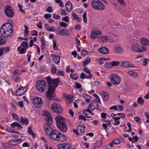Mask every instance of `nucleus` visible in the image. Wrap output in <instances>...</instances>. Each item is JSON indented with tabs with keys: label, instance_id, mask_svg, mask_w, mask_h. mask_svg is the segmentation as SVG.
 <instances>
[{
	"label": "nucleus",
	"instance_id": "obj_1",
	"mask_svg": "<svg viewBox=\"0 0 149 149\" xmlns=\"http://www.w3.org/2000/svg\"><path fill=\"white\" fill-rule=\"evenodd\" d=\"M44 115H46L45 119L47 121V123L44 125V128L46 133L49 135L51 139L55 141H65L66 138L64 135L57 131L53 130L51 127L53 123L52 119L49 113L46 111Z\"/></svg>",
	"mask_w": 149,
	"mask_h": 149
},
{
	"label": "nucleus",
	"instance_id": "obj_2",
	"mask_svg": "<svg viewBox=\"0 0 149 149\" xmlns=\"http://www.w3.org/2000/svg\"><path fill=\"white\" fill-rule=\"evenodd\" d=\"M46 79L48 84V90L46 94L47 98L49 100H52L54 98L55 95L54 92L55 89L58 86V83L60 82L59 79H52L50 76L46 77Z\"/></svg>",
	"mask_w": 149,
	"mask_h": 149
},
{
	"label": "nucleus",
	"instance_id": "obj_3",
	"mask_svg": "<svg viewBox=\"0 0 149 149\" xmlns=\"http://www.w3.org/2000/svg\"><path fill=\"white\" fill-rule=\"evenodd\" d=\"M13 32V27L12 25L9 23H6L1 26L0 29L1 35L4 38L10 37Z\"/></svg>",
	"mask_w": 149,
	"mask_h": 149
},
{
	"label": "nucleus",
	"instance_id": "obj_4",
	"mask_svg": "<svg viewBox=\"0 0 149 149\" xmlns=\"http://www.w3.org/2000/svg\"><path fill=\"white\" fill-rule=\"evenodd\" d=\"M55 120L59 130L61 132H66L68 130V126L64 118L61 115H58L55 117Z\"/></svg>",
	"mask_w": 149,
	"mask_h": 149
},
{
	"label": "nucleus",
	"instance_id": "obj_5",
	"mask_svg": "<svg viewBox=\"0 0 149 149\" xmlns=\"http://www.w3.org/2000/svg\"><path fill=\"white\" fill-rule=\"evenodd\" d=\"M47 84L45 80H40L36 82V87L39 91L44 92L47 89Z\"/></svg>",
	"mask_w": 149,
	"mask_h": 149
},
{
	"label": "nucleus",
	"instance_id": "obj_6",
	"mask_svg": "<svg viewBox=\"0 0 149 149\" xmlns=\"http://www.w3.org/2000/svg\"><path fill=\"white\" fill-rule=\"evenodd\" d=\"M91 5L95 9L102 10L105 8L104 4L99 0H93L91 2Z\"/></svg>",
	"mask_w": 149,
	"mask_h": 149
},
{
	"label": "nucleus",
	"instance_id": "obj_7",
	"mask_svg": "<svg viewBox=\"0 0 149 149\" xmlns=\"http://www.w3.org/2000/svg\"><path fill=\"white\" fill-rule=\"evenodd\" d=\"M4 11L6 16L8 18H11L14 16V10L10 6L8 5L6 6L5 7Z\"/></svg>",
	"mask_w": 149,
	"mask_h": 149
},
{
	"label": "nucleus",
	"instance_id": "obj_8",
	"mask_svg": "<svg viewBox=\"0 0 149 149\" xmlns=\"http://www.w3.org/2000/svg\"><path fill=\"white\" fill-rule=\"evenodd\" d=\"M111 81V83L115 85L118 84L120 81V78L116 74L112 73L110 75Z\"/></svg>",
	"mask_w": 149,
	"mask_h": 149
},
{
	"label": "nucleus",
	"instance_id": "obj_9",
	"mask_svg": "<svg viewBox=\"0 0 149 149\" xmlns=\"http://www.w3.org/2000/svg\"><path fill=\"white\" fill-rule=\"evenodd\" d=\"M32 103L33 105L37 108L40 107L42 104L41 98L38 97H36L33 98Z\"/></svg>",
	"mask_w": 149,
	"mask_h": 149
},
{
	"label": "nucleus",
	"instance_id": "obj_10",
	"mask_svg": "<svg viewBox=\"0 0 149 149\" xmlns=\"http://www.w3.org/2000/svg\"><path fill=\"white\" fill-rule=\"evenodd\" d=\"M52 109L57 114L61 113L63 111L60 105L56 103H54L51 107Z\"/></svg>",
	"mask_w": 149,
	"mask_h": 149
},
{
	"label": "nucleus",
	"instance_id": "obj_11",
	"mask_svg": "<svg viewBox=\"0 0 149 149\" xmlns=\"http://www.w3.org/2000/svg\"><path fill=\"white\" fill-rule=\"evenodd\" d=\"M132 49L134 51L137 52H142L147 50L146 47H142L141 48H139V46L136 44L132 45Z\"/></svg>",
	"mask_w": 149,
	"mask_h": 149
},
{
	"label": "nucleus",
	"instance_id": "obj_12",
	"mask_svg": "<svg viewBox=\"0 0 149 149\" xmlns=\"http://www.w3.org/2000/svg\"><path fill=\"white\" fill-rule=\"evenodd\" d=\"M98 104L95 100H93L89 104L88 109H91L92 111H93L96 108Z\"/></svg>",
	"mask_w": 149,
	"mask_h": 149
},
{
	"label": "nucleus",
	"instance_id": "obj_13",
	"mask_svg": "<svg viewBox=\"0 0 149 149\" xmlns=\"http://www.w3.org/2000/svg\"><path fill=\"white\" fill-rule=\"evenodd\" d=\"M98 51L100 53L104 54H107L109 53V49L105 47H100L98 49Z\"/></svg>",
	"mask_w": 149,
	"mask_h": 149
},
{
	"label": "nucleus",
	"instance_id": "obj_14",
	"mask_svg": "<svg viewBox=\"0 0 149 149\" xmlns=\"http://www.w3.org/2000/svg\"><path fill=\"white\" fill-rule=\"evenodd\" d=\"M26 91L23 87H22L19 88L16 91L15 95L16 96H20L23 95Z\"/></svg>",
	"mask_w": 149,
	"mask_h": 149
},
{
	"label": "nucleus",
	"instance_id": "obj_15",
	"mask_svg": "<svg viewBox=\"0 0 149 149\" xmlns=\"http://www.w3.org/2000/svg\"><path fill=\"white\" fill-rule=\"evenodd\" d=\"M65 6L66 10L69 12L71 11L72 9V4L70 1H68L66 2Z\"/></svg>",
	"mask_w": 149,
	"mask_h": 149
},
{
	"label": "nucleus",
	"instance_id": "obj_16",
	"mask_svg": "<svg viewBox=\"0 0 149 149\" xmlns=\"http://www.w3.org/2000/svg\"><path fill=\"white\" fill-rule=\"evenodd\" d=\"M109 38V37L107 36H103L100 37L98 38V40L102 42H107L108 41Z\"/></svg>",
	"mask_w": 149,
	"mask_h": 149
},
{
	"label": "nucleus",
	"instance_id": "obj_17",
	"mask_svg": "<svg viewBox=\"0 0 149 149\" xmlns=\"http://www.w3.org/2000/svg\"><path fill=\"white\" fill-rule=\"evenodd\" d=\"M141 44L143 45L147 46H149V41L146 38H142L141 39Z\"/></svg>",
	"mask_w": 149,
	"mask_h": 149
},
{
	"label": "nucleus",
	"instance_id": "obj_18",
	"mask_svg": "<svg viewBox=\"0 0 149 149\" xmlns=\"http://www.w3.org/2000/svg\"><path fill=\"white\" fill-rule=\"evenodd\" d=\"M84 70L87 74H89L87 76L86 78L87 79L91 78L92 77V74L91 73V72L90 70L86 67H85L84 68Z\"/></svg>",
	"mask_w": 149,
	"mask_h": 149
},
{
	"label": "nucleus",
	"instance_id": "obj_19",
	"mask_svg": "<svg viewBox=\"0 0 149 149\" xmlns=\"http://www.w3.org/2000/svg\"><path fill=\"white\" fill-rule=\"evenodd\" d=\"M103 94L102 93L103 100L104 101H107L109 98V94L107 93L104 91L103 92Z\"/></svg>",
	"mask_w": 149,
	"mask_h": 149
},
{
	"label": "nucleus",
	"instance_id": "obj_20",
	"mask_svg": "<svg viewBox=\"0 0 149 149\" xmlns=\"http://www.w3.org/2000/svg\"><path fill=\"white\" fill-rule=\"evenodd\" d=\"M77 132L79 133L78 134L80 135H82L84 132V129L81 126H79L77 128Z\"/></svg>",
	"mask_w": 149,
	"mask_h": 149
},
{
	"label": "nucleus",
	"instance_id": "obj_21",
	"mask_svg": "<svg viewBox=\"0 0 149 149\" xmlns=\"http://www.w3.org/2000/svg\"><path fill=\"white\" fill-rule=\"evenodd\" d=\"M54 57V61L55 63L57 64H58L60 61V57L56 54L53 55Z\"/></svg>",
	"mask_w": 149,
	"mask_h": 149
},
{
	"label": "nucleus",
	"instance_id": "obj_22",
	"mask_svg": "<svg viewBox=\"0 0 149 149\" xmlns=\"http://www.w3.org/2000/svg\"><path fill=\"white\" fill-rule=\"evenodd\" d=\"M68 31L63 29L60 30L59 32H57V33L59 35L64 36L65 35H68Z\"/></svg>",
	"mask_w": 149,
	"mask_h": 149
},
{
	"label": "nucleus",
	"instance_id": "obj_23",
	"mask_svg": "<svg viewBox=\"0 0 149 149\" xmlns=\"http://www.w3.org/2000/svg\"><path fill=\"white\" fill-rule=\"evenodd\" d=\"M119 143L118 139H114L111 143H109L111 148L113 146V144H117Z\"/></svg>",
	"mask_w": 149,
	"mask_h": 149
},
{
	"label": "nucleus",
	"instance_id": "obj_24",
	"mask_svg": "<svg viewBox=\"0 0 149 149\" xmlns=\"http://www.w3.org/2000/svg\"><path fill=\"white\" fill-rule=\"evenodd\" d=\"M20 139H18L16 140H11L8 141L9 144L12 145H16L18 144L19 141Z\"/></svg>",
	"mask_w": 149,
	"mask_h": 149
},
{
	"label": "nucleus",
	"instance_id": "obj_25",
	"mask_svg": "<svg viewBox=\"0 0 149 149\" xmlns=\"http://www.w3.org/2000/svg\"><path fill=\"white\" fill-rule=\"evenodd\" d=\"M11 127L12 128H14L15 127H17L20 128L21 129H22L23 127L22 126L20 125L17 122H14L11 124L10 125Z\"/></svg>",
	"mask_w": 149,
	"mask_h": 149
},
{
	"label": "nucleus",
	"instance_id": "obj_26",
	"mask_svg": "<svg viewBox=\"0 0 149 149\" xmlns=\"http://www.w3.org/2000/svg\"><path fill=\"white\" fill-rule=\"evenodd\" d=\"M102 142L100 140L96 141V143L94 144L93 146V149H96L99 148L101 145Z\"/></svg>",
	"mask_w": 149,
	"mask_h": 149
},
{
	"label": "nucleus",
	"instance_id": "obj_27",
	"mask_svg": "<svg viewBox=\"0 0 149 149\" xmlns=\"http://www.w3.org/2000/svg\"><path fill=\"white\" fill-rule=\"evenodd\" d=\"M20 122L21 123H24L26 125H27L29 124L28 119L27 118H24L21 117L20 119Z\"/></svg>",
	"mask_w": 149,
	"mask_h": 149
},
{
	"label": "nucleus",
	"instance_id": "obj_28",
	"mask_svg": "<svg viewBox=\"0 0 149 149\" xmlns=\"http://www.w3.org/2000/svg\"><path fill=\"white\" fill-rule=\"evenodd\" d=\"M91 61V59L90 57H87L85 61L83 62L82 65L83 66H85L89 63Z\"/></svg>",
	"mask_w": 149,
	"mask_h": 149
},
{
	"label": "nucleus",
	"instance_id": "obj_29",
	"mask_svg": "<svg viewBox=\"0 0 149 149\" xmlns=\"http://www.w3.org/2000/svg\"><path fill=\"white\" fill-rule=\"evenodd\" d=\"M64 97L70 102H72L73 100L72 97L71 95H68L67 94H65L64 95Z\"/></svg>",
	"mask_w": 149,
	"mask_h": 149
},
{
	"label": "nucleus",
	"instance_id": "obj_30",
	"mask_svg": "<svg viewBox=\"0 0 149 149\" xmlns=\"http://www.w3.org/2000/svg\"><path fill=\"white\" fill-rule=\"evenodd\" d=\"M114 50L115 51L121 53L122 52L123 49L121 47L116 46L114 47Z\"/></svg>",
	"mask_w": 149,
	"mask_h": 149
},
{
	"label": "nucleus",
	"instance_id": "obj_31",
	"mask_svg": "<svg viewBox=\"0 0 149 149\" xmlns=\"http://www.w3.org/2000/svg\"><path fill=\"white\" fill-rule=\"evenodd\" d=\"M84 97L86 99L85 101L87 103L90 102V100L91 99V97L88 95L84 94L83 95Z\"/></svg>",
	"mask_w": 149,
	"mask_h": 149
},
{
	"label": "nucleus",
	"instance_id": "obj_32",
	"mask_svg": "<svg viewBox=\"0 0 149 149\" xmlns=\"http://www.w3.org/2000/svg\"><path fill=\"white\" fill-rule=\"evenodd\" d=\"M129 75L133 76L134 77L136 78L138 76L137 73L136 72H134L131 70L129 71L128 72Z\"/></svg>",
	"mask_w": 149,
	"mask_h": 149
},
{
	"label": "nucleus",
	"instance_id": "obj_33",
	"mask_svg": "<svg viewBox=\"0 0 149 149\" xmlns=\"http://www.w3.org/2000/svg\"><path fill=\"white\" fill-rule=\"evenodd\" d=\"M121 63L120 61H113L111 62L112 67H113L118 66Z\"/></svg>",
	"mask_w": 149,
	"mask_h": 149
},
{
	"label": "nucleus",
	"instance_id": "obj_34",
	"mask_svg": "<svg viewBox=\"0 0 149 149\" xmlns=\"http://www.w3.org/2000/svg\"><path fill=\"white\" fill-rule=\"evenodd\" d=\"M144 102V100L141 97H140L137 99V102L140 105H142L143 104Z\"/></svg>",
	"mask_w": 149,
	"mask_h": 149
},
{
	"label": "nucleus",
	"instance_id": "obj_35",
	"mask_svg": "<svg viewBox=\"0 0 149 149\" xmlns=\"http://www.w3.org/2000/svg\"><path fill=\"white\" fill-rule=\"evenodd\" d=\"M28 132L30 134L32 135L33 137L35 138L36 137L35 134V133L33 132L31 127H30L29 128L28 130Z\"/></svg>",
	"mask_w": 149,
	"mask_h": 149
},
{
	"label": "nucleus",
	"instance_id": "obj_36",
	"mask_svg": "<svg viewBox=\"0 0 149 149\" xmlns=\"http://www.w3.org/2000/svg\"><path fill=\"white\" fill-rule=\"evenodd\" d=\"M120 119V117H116L113 118V119L115 122V125H118L120 123V121L118 120Z\"/></svg>",
	"mask_w": 149,
	"mask_h": 149
},
{
	"label": "nucleus",
	"instance_id": "obj_37",
	"mask_svg": "<svg viewBox=\"0 0 149 149\" xmlns=\"http://www.w3.org/2000/svg\"><path fill=\"white\" fill-rule=\"evenodd\" d=\"M97 34H96L95 32L92 31L90 37L91 39H95L97 37Z\"/></svg>",
	"mask_w": 149,
	"mask_h": 149
},
{
	"label": "nucleus",
	"instance_id": "obj_38",
	"mask_svg": "<svg viewBox=\"0 0 149 149\" xmlns=\"http://www.w3.org/2000/svg\"><path fill=\"white\" fill-rule=\"evenodd\" d=\"M6 42V41L2 37L0 36V45H2L5 44Z\"/></svg>",
	"mask_w": 149,
	"mask_h": 149
},
{
	"label": "nucleus",
	"instance_id": "obj_39",
	"mask_svg": "<svg viewBox=\"0 0 149 149\" xmlns=\"http://www.w3.org/2000/svg\"><path fill=\"white\" fill-rule=\"evenodd\" d=\"M64 74V73L63 71H59L57 73V75L58 76H63Z\"/></svg>",
	"mask_w": 149,
	"mask_h": 149
},
{
	"label": "nucleus",
	"instance_id": "obj_40",
	"mask_svg": "<svg viewBox=\"0 0 149 149\" xmlns=\"http://www.w3.org/2000/svg\"><path fill=\"white\" fill-rule=\"evenodd\" d=\"M83 21L84 23H86L87 22V18L86 17V12H84L83 15Z\"/></svg>",
	"mask_w": 149,
	"mask_h": 149
},
{
	"label": "nucleus",
	"instance_id": "obj_41",
	"mask_svg": "<svg viewBox=\"0 0 149 149\" xmlns=\"http://www.w3.org/2000/svg\"><path fill=\"white\" fill-rule=\"evenodd\" d=\"M121 63V64L120 66H124L125 67H128V62H122L120 61Z\"/></svg>",
	"mask_w": 149,
	"mask_h": 149
},
{
	"label": "nucleus",
	"instance_id": "obj_42",
	"mask_svg": "<svg viewBox=\"0 0 149 149\" xmlns=\"http://www.w3.org/2000/svg\"><path fill=\"white\" fill-rule=\"evenodd\" d=\"M59 24L61 26L64 27V28H65L68 26V24L66 23L63 22H61Z\"/></svg>",
	"mask_w": 149,
	"mask_h": 149
},
{
	"label": "nucleus",
	"instance_id": "obj_43",
	"mask_svg": "<svg viewBox=\"0 0 149 149\" xmlns=\"http://www.w3.org/2000/svg\"><path fill=\"white\" fill-rule=\"evenodd\" d=\"M88 53L87 51L85 50H83L81 52V55L82 56H84Z\"/></svg>",
	"mask_w": 149,
	"mask_h": 149
},
{
	"label": "nucleus",
	"instance_id": "obj_44",
	"mask_svg": "<svg viewBox=\"0 0 149 149\" xmlns=\"http://www.w3.org/2000/svg\"><path fill=\"white\" fill-rule=\"evenodd\" d=\"M12 116L13 118L15 120H18L19 119V116L15 113H12Z\"/></svg>",
	"mask_w": 149,
	"mask_h": 149
},
{
	"label": "nucleus",
	"instance_id": "obj_45",
	"mask_svg": "<svg viewBox=\"0 0 149 149\" xmlns=\"http://www.w3.org/2000/svg\"><path fill=\"white\" fill-rule=\"evenodd\" d=\"M63 21L65 22H69V20L68 19V16H65L64 18H63L62 19Z\"/></svg>",
	"mask_w": 149,
	"mask_h": 149
},
{
	"label": "nucleus",
	"instance_id": "obj_46",
	"mask_svg": "<svg viewBox=\"0 0 149 149\" xmlns=\"http://www.w3.org/2000/svg\"><path fill=\"white\" fill-rule=\"evenodd\" d=\"M104 66L106 68H112L111 63H106L105 64Z\"/></svg>",
	"mask_w": 149,
	"mask_h": 149
},
{
	"label": "nucleus",
	"instance_id": "obj_47",
	"mask_svg": "<svg viewBox=\"0 0 149 149\" xmlns=\"http://www.w3.org/2000/svg\"><path fill=\"white\" fill-rule=\"evenodd\" d=\"M24 27L25 28V30L24 31V32L25 33L24 36H25V35L29 33V31H28L29 27L26 25H24Z\"/></svg>",
	"mask_w": 149,
	"mask_h": 149
},
{
	"label": "nucleus",
	"instance_id": "obj_48",
	"mask_svg": "<svg viewBox=\"0 0 149 149\" xmlns=\"http://www.w3.org/2000/svg\"><path fill=\"white\" fill-rule=\"evenodd\" d=\"M31 35L32 36H37L38 34L37 31L35 30L32 31H31Z\"/></svg>",
	"mask_w": 149,
	"mask_h": 149
},
{
	"label": "nucleus",
	"instance_id": "obj_49",
	"mask_svg": "<svg viewBox=\"0 0 149 149\" xmlns=\"http://www.w3.org/2000/svg\"><path fill=\"white\" fill-rule=\"evenodd\" d=\"M53 49L54 50H57L58 48V47H57L56 46V43L54 41L53 42Z\"/></svg>",
	"mask_w": 149,
	"mask_h": 149
},
{
	"label": "nucleus",
	"instance_id": "obj_50",
	"mask_svg": "<svg viewBox=\"0 0 149 149\" xmlns=\"http://www.w3.org/2000/svg\"><path fill=\"white\" fill-rule=\"evenodd\" d=\"M70 77L74 80H77V76H75V74H71Z\"/></svg>",
	"mask_w": 149,
	"mask_h": 149
},
{
	"label": "nucleus",
	"instance_id": "obj_51",
	"mask_svg": "<svg viewBox=\"0 0 149 149\" xmlns=\"http://www.w3.org/2000/svg\"><path fill=\"white\" fill-rule=\"evenodd\" d=\"M51 14H47L45 15L44 17L46 19H49L51 17Z\"/></svg>",
	"mask_w": 149,
	"mask_h": 149
},
{
	"label": "nucleus",
	"instance_id": "obj_52",
	"mask_svg": "<svg viewBox=\"0 0 149 149\" xmlns=\"http://www.w3.org/2000/svg\"><path fill=\"white\" fill-rule=\"evenodd\" d=\"M21 45L23 46V47H25L26 49H27L28 47V44L26 42H23L21 44Z\"/></svg>",
	"mask_w": 149,
	"mask_h": 149
},
{
	"label": "nucleus",
	"instance_id": "obj_53",
	"mask_svg": "<svg viewBox=\"0 0 149 149\" xmlns=\"http://www.w3.org/2000/svg\"><path fill=\"white\" fill-rule=\"evenodd\" d=\"M58 148L59 149H65V145L64 144H61L58 146Z\"/></svg>",
	"mask_w": 149,
	"mask_h": 149
},
{
	"label": "nucleus",
	"instance_id": "obj_54",
	"mask_svg": "<svg viewBox=\"0 0 149 149\" xmlns=\"http://www.w3.org/2000/svg\"><path fill=\"white\" fill-rule=\"evenodd\" d=\"M53 17L54 18L56 19H59L60 18L59 15L56 14L53 15Z\"/></svg>",
	"mask_w": 149,
	"mask_h": 149
},
{
	"label": "nucleus",
	"instance_id": "obj_55",
	"mask_svg": "<svg viewBox=\"0 0 149 149\" xmlns=\"http://www.w3.org/2000/svg\"><path fill=\"white\" fill-rule=\"evenodd\" d=\"M18 6L19 8V10L22 12L24 13H25V12L22 9V6L19 4H18Z\"/></svg>",
	"mask_w": 149,
	"mask_h": 149
},
{
	"label": "nucleus",
	"instance_id": "obj_56",
	"mask_svg": "<svg viewBox=\"0 0 149 149\" xmlns=\"http://www.w3.org/2000/svg\"><path fill=\"white\" fill-rule=\"evenodd\" d=\"M109 109L110 110L114 109L115 111H117L118 110V107L115 105L110 107Z\"/></svg>",
	"mask_w": 149,
	"mask_h": 149
},
{
	"label": "nucleus",
	"instance_id": "obj_57",
	"mask_svg": "<svg viewBox=\"0 0 149 149\" xmlns=\"http://www.w3.org/2000/svg\"><path fill=\"white\" fill-rule=\"evenodd\" d=\"M46 11L49 13H52L53 12L52 7L51 6H49L46 9Z\"/></svg>",
	"mask_w": 149,
	"mask_h": 149
},
{
	"label": "nucleus",
	"instance_id": "obj_58",
	"mask_svg": "<svg viewBox=\"0 0 149 149\" xmlns=\"http://www.w3.org/2000/svg\"><path fill=\"white\" fill-rule=\"evenodd\" d=\"M56 68L55 67H52L51 69V71L52 73L53 74H54L56 73Z\"/></svg>",
	"mask_w": 149,
	"mask_h": 149
},
{
	"label": "nucleus",
	"instance_id": "obj_59",
	"mask_svg": "<svg viewBox=\"0 0 149 149\" xmlns=\"http://www.w3.org/2000/svg\"><path fill=\"white\" fill-rule=\"evenodd\" d=\"M103 58H98L97 59V60L99 62V63L101 65H102L104 63V61H103Z\"/></svg>",
	"mask_w": 149,
	"mask_h": 149
},
{
	"label": "nucleus",
	"instance_id": "obj_60",
	"mask_svg": "<svg viewBox=\"0 0 149 149\" xmlns=\"http://www.w3.org/2000/svg\"><path fill=\"white\" fill-rule=\"evenodd\" d=\"M86 75L83 72H82L80 74V77L81 79H84L86 77Z\"/></svg>",
	"mask_w": 149,
	"mask_h": 149
},
{
	"label": "nucleus",
	"instance_id": "obj_61",
	"mask_svg": "<svg viewBox=\"0 0 149 149\" xmlns=\"http://www.w3.org/2000/svg\"><path fill=\"white\" fill-rule=\"evenodd\" d=\"M61 15L64 16L67 15V13H65V10L62 9H61Z\"/></svg>",
	"mask_w": 149,
	"mask_h": 149
},
{
	"label": "nucleus",
	"instance_id": "obj_62",
	"mask_svg": "<svg viewBox=\"0 0 149 149\" xmlns=\"http://www.w3.org/2000/svg\"><path fill=\"white\" fill-rule=\"evenodd\" d=\"M75 85L76 86V88L77 89L80 88L81 87V85L77 82L75 83Z\"/></svg>",
	"mask_w": 149,
	"mask_h": 149
},
{
	"label": "nucleus",
	"instance_id": "obj_63",
	"mask_svg": "<svg viewBox=\"0 0 149 149\" xmlns=\"http://www.w3.org/2000/svg\"><path fill=\"white\" fill-rule=\"evenodd\" d=\"M18 70L17 69H16L14 71L13 73L14 74V75L12 76L13 78H15V77H16V75L18 74Z\"/></svg>",
	"mask_w": 149,
	"mask_h": 149
},
{
	"label": "nucleus",
	"instance_id": "obj_64",
	"mask_svg": "<svg viewBox=\"0 0 149 149\" xmlns=\"http://www.w3.org/2000/svg\"><path fill=\"white\" fill-rule=\"evenodd\" d=\"M26 49L23 48H22L20 51L19 53L22 54H24L26 52Z\"/></svg>",
	"mask_w": 149,
	"mask_h": 149
}]
</instances>
